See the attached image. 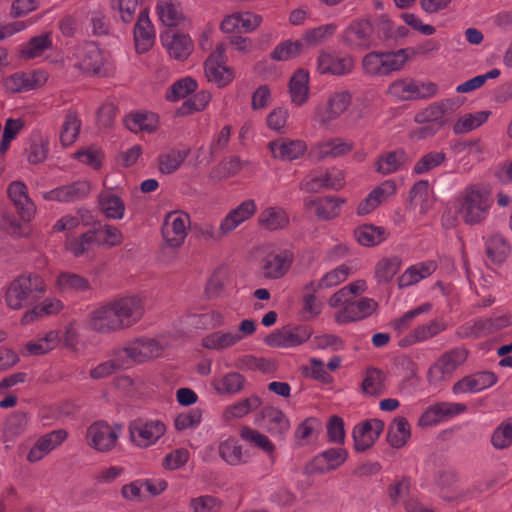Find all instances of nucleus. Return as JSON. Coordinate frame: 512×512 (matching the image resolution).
I'll list each match as a JSON object with an SVG mask.
<instances>
[{
  "mask_svg": "<svg viewBox=\"0 0 512 512\" xmlns=\"http://www.w3.org/2000/svg\"><path fill=\"white\" fill-rule=\"evenodd\" d=\"M466 409L465 404L439 402L425 410L418 420V425L421 427L432 426L443 420L459 415L465 412Z\"/></svg>",
  "mask_w": 512,
  "mask_h": 512,
  "instance_id": "obj_20",
  "label": "nucleus"
},
{
  "mask_svg": "<svg viewBox=\"0 0 512 512\" xmlns=\"http://www.w3.org/2000/svg\"><path fill=\"white\" fill-rule=\"evenodd\" d=\"M58 341L55 331L48 332L44 338L31 341L26 344V350L30 355H42L52 350Z\"/></svg>",
  "mask_w": 512,
  "mask_h": 512,
  "instance_id": "obj_63",
  "label": "nucleus"
},
{
  "mask_svg": "<svg viewBox=\"0 0 512 512\" xmlns=\"http://www.w3.org/2000/svg\"><path fill=\"white\" fill-rule=\"evenodd\" d=\"M161 353L160 345L153 339L140 338L126 347L118 349V355H121L126 368L133 363H142L159 356Z\"/></svg>",
  "mask_w": 512,
  "mask_h": 512,
  "instance_id": "obj_12",
  "label": "nucleus"
},
{
  "mask_svg": "<svg viewBox=\"0 0 512 512\" xmlns=\"http://www.w3.org/2000/svg\"><path fill=\"white\" fill-rule=\"evenodd\" d=\"M264 427L272 436L282 438L290 429V422L283 411L266 407L261 411Z\"/></svg>",
  "mask_w": 512,
  "mask_h": 512,
  "instance_id": "obj_35",
  "label": "nucleus"
},
{
  "mask_svg": "<svg viewBox=\"0 0 512 512\" xmlns=\"http://www.w3.org/2000/svg\"><path fill=\"white\" fill-rule=\"evenodd\" d=\"M512 325V315L505 314L495 318L478 319L469 326L464 334L466 337L478 338L488 334L498 332Z\"/></svg>",
  "mask_w": 512,
  "mask_h": 512,
  "instance_id": "obj_32",
  "label": "nucleus"
},
{
  "mask_svg": "<svg viewBox=\"0 0 512 512\" xmlns=\"http://www.w3.org/2000/svg\"><path fill=\"white\" fill-rule=\"evenodd\" d=\"M52 47V38L50 33H43L32 37L27 43L22 45L20 53L25 59H33L41 56L46 50Z\"/></svg>",
  "mask_w": 512,
  "mask_h": 512,
  "instance_id": "obj_44",
  "label": "nucleus"
},
{
  "mask_svg": "<svg viewBox=\"0 0 512 512\" xmlns=\"http://www.w3.org/2000/svg\"><path fill=\"white\" fill-rule=\"evenodd\" d=\"M344 202V199L332 196L319 198L318 209L315 210V214L321 220L333 219L339 215L341 205Z\"/></svg>",
  "mask_w": 512,
  "mask_h": 512,
  "instance_id": "obj_57",
  "label": "nucleus"
},
{
  "mask_svg": "<svg viewBox=\"0 0 512 512\" xmlns=\"http://www.w3.org/2000/svg\"><path fill=\"white\" fill-rule=\"evenodd\" d=\"M491 443L495 449L502 450L512 445V422L501 423L491 436Z\"/></svg>",
  "mask_w": 512,
  "mask_h": 512,
  "instance_id": "obj_64",
  "label": "nucleus"
},
{
  "mask_svg": "<svg viewBox=\"0 0 512 512\" xmlns=\"http://www.w3.org/2000/svg\"><path fill=\"white\" fill-rule=\"evenodd\" d=\"M29 425V415L24 411H16L8 416L4 425V436L12 440L23 434Z\"/></svg>",
  "mask_w": 512,
  "mask_h": 512,
  "instance_id": "obj_47",
  "label": "nucleus"
},
{
  "mask_svg": "<svg viewBox=\"0 0 512 512\" xmlns=\"http://www.w3.org/2000/svg\"><path fill=\"white\" fill-rule=\"evenodd\" d=\"M261 404L262 401L260 397L252 395L227 407L224 411V417L226 419L241 418L259 408Z\"/></svg>",
  "mask_w": 512,
  "mask_h": 512,
  "instance_id": "obj_54",
  "label": "nucleus"
},
{
  "mask_svg": "<svg viewBox=\"0 0 512 512\" xmlns=\"http://www.w3.org/2000/svg\"><path fill=\"white\" fill-rule=\"evenodd\" d=\"M7 192L22 220L29 221L35 213V206L27 195L26 185L21 181L12 182Z\"/></svg>",
  "mask_w": 512,
  "mask_h": 512,
  "instance_id": "obj_29",
  "label": "nucleus"
},
{
  "mask_svg": "<svg viewBox=\"0 0 512 512\" xmlns=\"http://www.w3.org/2000/svg\"><path fill=\"white\" fill-rule=\"evenodd\" d=\"M257 211L256 203L253 199H247L241 202L236 208L230 210L221 221V230L229 235L243 222L250 219Z\"/></svg>",
  "mask_w": 512,
  "mask_h": 512,
  "instance_id": "obj_28",
  "label": "nucleus"
},
{
  "mask_svg": "<svg viewBox=\"0 0 512 512\" xmlns=\"http://www.w3.org/2000/svg\"><path fill=\"white\" fill-rule=\"evenodd\" d=\"M74 67L91 75H106L108 69V56L95 42H85L76 47L73 54Z\"/></svg>",
  "mask_w": 512,
  "mask_h": 512,
  "instance_id": "obj_5",
  "label": "nucleus"
},
{
  "mask_svg": "<svg viewBox=\"0 0 512 512\" xmlns=\"http://www.w3.org/2000/svg\"><path fill=\"white\" fill-rule=\"evenodd\" d=\"M469 351L464 347H456L443 353L429 368L427 373L428 382L431 385H438L447 381L458 367L467 360Z\"/></svg>",
  "mask_w": 512,
  "mask_h": 512,
  "instance_id": "obj_6",
  "label": "nucleus"
},
{
  "mask_svg": "<svg viewBox=\"0 0 512 512\" xmlns=\"http://www.w3.org/2000/svg\"><path fill=\"white\" fill-rule=\"evenodd\" d=\"M354 235L359 244L363 246H375L386 239V231L382 227L363 225L355 229Z\"/></svg>",
  "mask_w": 512,
  "mask_h": 512,
  "instance_id": "obj_48",
  "label": "nucleus"
},
{
  "mask_svg": "<svg viewBox=\"0 0 512 512\" xmlns=\"http://www.w3.org/2000/svg\"><path fill=\"white\" fill-rule=\"evenodd\" d=\"M143 314L144 305L139 297H122L91 310L86 318V326L93 332L108 335L132 327Z\"/></svg>",
  "mask_w": 512,
  "mask_h": 512,
  "instance_id": "obj_1",
  "label": "nucleus"
},
{
  "mask_svg": "<svg viewBox=\"0 0 512 512\" xmlns=\"http://www.w3.org/2000/svg\"><path fill=\"white\" fill-rule=\"evenodd\" d=\"M56 287L61 292H85L90 289V284L78 274L62 272L56 279Z\"/></svg>",
  "mask_w": 512,
  "mask_h": 512,
  "instance_id": "obj_45",
  "label": "nucleus"
},
{
  "mask_svg": "<svg viewBox=\"0 0 512 512\" xmlns=\"http://www.w3.org/2000/svg\"><path fill=\"white\" fill-rule=\"evenodd\" d=\"M457 214L467 225L481 224L492 206L489 192L478 184L465 187L455 198Z\"/></svg>",
  "mask_w": 512,
  "mask_h": 512,
  "instance_id": "obj_2",
  "label": "nucleus"
},
{
  "mask_svg": "<svg viewBox=\"0 0 512 512\" xmlns=\"http://www.w3.org/2000/svg\"><path fill=\"white\" fill-rule=\"evenodd\" d=\"M220 457L229 465H240L245 463L242 447L235 438H229L220 443Z\"/></svg>",
  "mask_w": 512,
  "mask_h": 512,
  "instance_id": "obj_52",
  "label": "nucleus"
},
{
  "mask_svg": "<svg viewBox=\"0 0 512 512\" xmlns=\"http://www.w3.org/2000/svg\"><path fill=\"white\" fill-rule=\"evenodd\" d=\"M373 26L367 19L353 21L343 33L344 43L361 51L372 47Z\"/></svg>",
  "mask_w": 512,
  "mask_h": 512,
  "instance_id": "obj_17",
  "label": "nucleus"
},
{
  "mask_svg": "<svg viewBox=\"0 0 512 512\" xmlns=\"http://www.w3.org/2000/svg\"><path fill=\"white\" fill-rule=\"evenodd\" d=\"M189 155V150L170 149L159 155V171L163 174H172L185 161Z\"/></svg>",
  "mask_w": 512,
  "mask_h": 512,
  "instance_id": "obj_46",
  "label": "nucleus"
},
{
  "mask_svg": "<svg viewBox=\"0 0 512 512\" xmlns=\"http://www.w3.org/2000/svg\"><path fill=\"white\" fill-rule=\"evenodd\" d=\"M258 222L264 229L275 231L289 225V216L281 207H267L260 213Z\"/></svg>",
  "mask_w": 512,
  "mask_h": 512,
  "instance_id": "obj_39",
  "label": "nucleus"
},
{
  "mask_svg": "<svg viewBox=\"0 0 512 512\" xmlns=\"http://www.w3.org/2000/svg\"><path fill=\"white\" fill-rule=\"evenodd\" d=\"M354 65L352 56L327 51H321L317 59V70L320 74L347 75L352 72Z\"/></svg>",
  "mask_w": 512,
  "mask_h": 512,
  "instance_id": "obj_16",
  "label": "nucleus"
},
{
  "mask_svg": "<svg viewBox=\"0 0 512 512\" xmlns=\"http://www.w3.org/2000/svg\"><path fill=\"white\" fill-rule=\"evenodd\" d=\"M268 148L275 159L292 161L301 157L307 150V145L302 140H290L279 138L268 143Z\"/></svg>",
  "mask_w": 512,
  "mask_h": 512,
  "instance_id": "obj_24",
  "label": "nucleus"
},
{
  "mask_svg": "<svg viewBox=\"0 0 512 512\" xmlns=\"http://www.w3.org/2000/svg\"><path fill=\"white\" fill-rule=\"evenodd\" d=\"M446 160V154L442 151H431L423 155L414 165L413 173L422 175L440 166Z\"/></svg>",
  "mask_w": 512,
  "mask_h": 512,
  "instance_id": "obj_60",
  "label": "nucleus"
},
{
  "mask_svg": "<svg viewBox=\"0 0 512 512\" xmlns=\"http://www.w3.org/2000/svg\"><path fill=\"white\" fill-rule=\"evenodd\" d=\"M245 378L237 372H230L213 382L214 388L219 394H237L245 386Z\"/></svg>",
  "mask_w": 512,
  "mask_h": 512,
  "instance_id": "obj_50",
  "label": "nucleus"
},
{
  "mask_svg": "<svg viewBox=\"0 0 512 512\" xmlns=\"http://www.w3.org/2000/svg\"><path fill=\"white\" fill-rule=\"evenodd\" d=\"M165 425L160 421L134 420L129 425L130 439L141 448L154 444L164 433Z\"/></svg>",
  "mask_w": 512,
  "mask_h": 512,
  "instance_id": "obj_15",
  "label": "nucleus"
},
{
  "mask_svg": "<svg viewBox=\"0 0 512 512\" xmlns=\"http://www.w3.org/2000/svg\"><path fill=\"white\" fill-rule=\"evenodd\" d=\"M408 60V49L373 51L362 59V69L369 76H386L400 70Z\"/></svg>",
  "mask_w": 512,
  "mask_h": 512,
  "instance_id": "obj_4",
  "label": "nucleus"
},
{
  "mask_svg": "<svg viewBox=\"0 0 512 512\" xmlns=\"http://www.w3.org/2000/svg\"><path fill=\"white\" fill-rule=\"evenodd\" d=\"M410 436V425L405 417H396L389 425L387 441L393 448L403 447Z\"/></svg>",
  "mask_w": 512,
  "mask_h": 512,
  "instance_id": "obj_41",
  "label": "nucleus"
},
{
  "mask_svg": "<svg viewBox=\"0 0 512 512\" xmlns=\"http://www.w3.org/2000/svg\"><path fill=\"white\" fill-rule=\"evenodd\" d=\"M462 102L458 98H448L428 105L415 115L416 123L432 122L441 127L446 126L452 115L460 108Z\"/></svg>",
  "mask_w": 512,
  "mask_h": 512,
  "instance_id": "obj_9",
  "label": "nucleus"
},
{
  "mask_svg": "<svg viewBox=\"0 0 512 512\" xmlns=\"http://www.w3.org/2000/svg\"><path fill=\"white\" fill-rule=\"evenodd\" d=\"M241 341L239 333L218 330L206 335L202 339V346L210 350H226Z\"/></svg>",
  "mask_w": 512,
  "mask_h": 512,
  "instance_id": "obj_38",
  "label": "nucleus"
},
{
  "mask_svg": "<svg viewBox=\"0 0 512 512\" xmlns=\"http://www.w3.org/2000/svg\"><path fill=\"white\" fill-rule=\"evenodd\" d=\"M197 89V82L191 77L182 78L173 83L166 92V99L174 102L185 98Z\"/></svg>",
  "mask_w": 512,
  "mask_h": 512,
  "instance_id": "obj_59",
  "label": "nucleus"
},
{
  "mask_svg": "<svg viewBox=\"0 0 512 512\" xmlns=\"http://www.w3.org/2000/svg\"><path fill=\"white\" fill-rule=\"evenodd\" d=\"M445 329L446 325L444 323L434 320L414 329L409 336L410 339H407L406 341L408 344L425 341L436 336Z\"/></svg>",
  "mask_w": 512,
  "mask_h": 512,
  "instance_id": "obj_58",
  "label": "nucleus"
},
{
  "mask_svg": "<svg viewBox=\"0 0 512 512\" xmlns=\"http://www.w3.org/2000/svg\"><path fill=\"white\" fill-rule=\"evenodd\" d=\"M101 213L108 219L120 220L124 217L125 203L112 189H105L97 196Z\"/></svg>",
  "mask_w": 512,
  "mask_h": 512,
  "instance_id": "obj_33",
  "label": "nucleus"
},
{
  "mask_svg": "<svg viewBox=\"0 0 512 512\" xmlns=\"http://www.w3.org/2000/svg\"><path fill=\"white\" fill-rule=\"evenodd\" d=\"M401 267V260L397 256L381 259L375 267V277L378 283H388L397 274Z\"/></svg>",
  "mask_w": 512,
  "mask_h": 512,
  "instance_id": "obj_55",
  "label": "nucleus"
},
{
  "mask_svg": "<svg viewBox=\"0 0 512 512\" xmlns=\"http://www.w3.org/2000/svg\"><path fill=\"white\" fill-rule=\"evenodd\" d=\"M353 149V143L342 138H332L318 142L311 149V154L317 161L326 158L342 157Z\"/></svg>",
  "mask_w": 512,
  "mask_h": 512,
  "instance_id": "obj_25",
  "label": "nucleus"
},
{
  "mask_svg": "<svg viewBox=\"0 0 512 512\" xmlns=\"http://www.w3.org/2000/svg\"><path fill=\"white\" fill-rule=\"evenodd\" d=\"M121 430V425L96 421L87 428V444L99 452H109L116 446Z\"/></svg>",
  "mask_w": 512,
  "mask_h": 512,
  "instance_id": "obj_7",
  "label": "nucleus"
},
{
  "mask_svg": "<svg viewBox=\"0 0 512 512\" xmlns=\"http://www.w3.org/2000/svg\"><path fill=\"white\" fill-rule=\"evenodd\" d=\"M496 381L497 377L494 373L483 371L463 377L453 385L452 390L455 394L468 392L475 393L493 386Z\"/></svg>",
  "mask_w": 512,
  "mask_h": 512,
  "instance_id": "obj_31",
  "label": "nucleus"
},
{
  "mask_svg": "<svg viewBox=\"0 0 512 512\" xmlns=\"http://www.w3.org/2000/svg\"><path fill=\"white\" fill-rule=\"evenodd\" d=\"M90 191V183L85 180H80L44 192L43 198L47 201L70 203L87 197Z\"/></svg>",
  "mask_w": 512,
  "mask_h": 512,
  "instance_id": "obj_21",
  "label": "nucleus"
},
{
  "mask_svg": "<svg viewBox=\"0 0 512 512\" xmlns=\"http://www.w3.org/2000/svg\"><path fill=\"white\" fill-rule=\"evenodd\" d=\"M389 93L400 100H417L433 97L438 86L433 82H419L412 79L396 80L389 86Z\"/></svg>",
  "mask_w": 512,
  "mask_h": 512,
  "instance_id": "obj_10",
  "label": "nucleus"
},
{
  "mask_svg": "<svg viewBox=\"0 0 512 512\" xmlns=\"http://www.w3.org/2000/svg\"><path fill=\"white\" fill-rule=\"evenodd\" d=\"M345 184V173L336 167L320 173H311L300 183V189L308 193H317L323 189L339 190Z\"/></svg>",
  "mask_w": 512,
  "mask_h": 512,
  "instance_id": "obj_11",
  "label": "nucleus"
},
{
  "mask_svg": "<svg viewBox=\"0 0 512 512\" xmlns=\"http://www.w3.org/2000/svg\"><path fill=\"white\" fill-rule=\"evenodd\" d=\"M190 216L183 212L173 211L166 215L162 226V235L172 248L180 247L187 236Z\"/></svg>",
  "mask_w": 512,
  "mask_h": 512,
  "instance_id": "obj_14",
  "label": "nucleus"
},
{
  "mask_svg": "<svg viewBox=\"0 0 512 512\" xmlns=\"http://www.w3.org/2000/svg\"><path fill=\"white\" fill-rule=\"evenodd\" d=\"M293 254L288 250L268 253L261 261V273L266 279L283 277L293 262Z\"/></svg>",
  "mask_w": 512,
  "mask_h": 512,
  "instance_id": "obj_22",
  "label": "nucleus"
},
{
  "mask_svg": "<svg viewBox=\"0 0 512 512\" xmlns=\"http://www.w3.org/2000/svg\"><path fill=\"white\" fill-rule=\"evenodd\" d=\"M301 41H284L277 45L271 52V58L275 61H287L297 57L303 51Z\"/></svg>",
  "mask_w": 512,
  "mask_h": 512,
  "instance_id": "obj_61",
  "label": "nucleus"
},
{
  "mask_svg": "<svg viewBox=\"0 0 512 512\" xmlns=\"http://www.w3.org/2000/svg\"><path fill=\"white\" fill-rule=\"evenodd\" d=\"M47 291L42 276L36 273L22 274L14 279L5 293L6 304L14 310L34 305Z\"/></svg>",
  "mask_w": 512,
  "mask_h": 512,
  "instance_id": "obj_3",
  "label": "nucleus"
},
{
  "mask_svg": "<svg viewBox=\"0 0 512 512\" xmlns=\"http://www.w3.org/2000/svg\"><path fill=\"white\" fill-rule=\"evenodd\" d=\"M348 452L343 448H330L318 454L310 464L312 473H326L340 467L347 460Z\"/></svg>",
  "mask_w": 512,
  "mask_h": 512,
  "instance_id": "obj_26",
  "label": "nucleus"
},
{
  "mask_svg": "<svg viewBox=\"0 0 512 512\" xmlns=\"http://www.w3.org/2000/svg\"><path fill=\"white\" fill-rule=\"evenodd\" d=\"M510 252V245L501 234H493L486 239L485 253L491 263L496 265L502 264L510 255Z\"/></svg>",
  "mask_w": 512,
  "mask_h": 512,
  "instance_id": "obj_37",
  "label": "nucleus"
},
{
  "mask_svg": "<svg viewBox=\"0 0 512 512\" xmlns=\"http://www.w3.org/2000/svg\"><path fill=\"white\" fill-rule=\"evenodd\" d=\"M125 125L135 133L140 131L151 133L157 127V120L154 114L134 113L126 117Z\"/></svg>",
  "mask_w": 512,
  "mask_h": 512,
  "instance_id": "obj_53",
  "label": "nucleus"
},
{
  "mask_svg": "<svg viewBox=\"0 0 512 512\" xmlns=\"http://www.w3.org/2000/svg\"><path fill=\"white\" fill-rule=\"evenodd\" d=\"M226 54L223 44H218L215 51L205 61V74L210 82L218 87L228 85L234 79V71L225 65Z\"/></svg>",
  "mask_w": 512,
  "mask_h": 512,
  "instance_id": "obj_13",
  "label": "nucleus"
},
{
  "mask_svg": "<svg viewBox=\"0 0 512 512\" xmlns=\"http://www.w3.org/2000/svg\"><path fill=\"white\" fill-rule=\"evenodd\" d=\"M161 42L169 55L177 60L186 59L192 51V41L189 36L184 34L163 33Z\"/></svg>",
  "mask_w": 512,
  "mask_h": 512,
  "instance_id": "obj_34",
  "label": "nucleus"
},
{
  "mask_svg": "<svg viewBox=\"0 0 512 512\" xmlns=\"http://www.w3.org/2000/svg\"><path fill=\"white\" fill-rule=\"evenodd\" d=\"M157 12L161 22L168 27L179 25L184 17L179 4L173 0H160Z\"/></svg>",
  "mask_w": 512,
  "mask_h": 512,
  "instance_id": "obj_43",
  "label": "nucleus"
},
{
  "mask_svg": "<svg viewBox=\"0 0 512 512\" xmlns=\"http://www.w3.org/2000/svg\"><path fill=\"white\" fill-rule=\"evenodd\" d=\"M409 160L406 151L399 148L381 154L376 161L375 169L382 175H389L401 170Z\"/></svg>",
  "mask_w": 512,
  "mask_h": 512,
  "instance_id": "obj_36",
  "label": "nucleus"
},
{
  "mask_svg": "<svg viewBox=\"0 0 512 512\" xmlns=\"http://www.w3.org/2000/svg\"><path fill=\"white\" fill-rule=\"evenodd\" d=\"M378 304L371 298H361L347 303L343 309L336 313V321L349 323L369 317L377 308Z\"/></svg>",
  "mask_w": 512,
  "mask_h": 512,
  "instance_id": "obj_23",
  "label": "nucleus"
},
{
  "mask_svg": "<svg viewBox=\"0 0 512 512\" xmlns=\"http://www.w3.org/2000/svg\"><path fill=\"white\" fill-rule=\"evenodd\" d=\"M363 392L371 396H379L384 392V374L378 369H369L362 382Z\"/></svg>",
  "mask_w": 512,
  "mask_h": 512,
  "instance_id": "obj_62",
  "label": "nucleus"
},
{
  "mask_svg": "<svg viewBox=\"0 0 512 512\" xmlns=\"http://www.w3.org/2000/svg\"><path fill=\"white\" fill-rule=\"evenodd\" d=\"M490 112L478 111L476 113L466 114L459 118L453 126L455 134L468 133L480 125H482L488 118Z\"/></svg>",
  "mask_w": 512,
  "mask_h": 512,
  "instance_id": "obj_56",
  "label": "nucleus"
},
{
  "mask_svg": "<svg viewBox=\"0 0 512 512\" xmlns=\"http://www.w3.org/2000/svg\"><path fill=\"white\" fill-rule=\"evenodd\" d=\"M135 48L138 53L147 52L154 44L155 32L147 10L139 13L134 28Z\"/></svg>",
  "mask_w": 512,
  "mask_h": 512,
  "instance_id": "obj_30",
  "label": "nucleus"
},
{
  "mask_svg": "<svg viewBox=\"0 0 512 512\" xmlns=\"http://www.w3.org/2000/svg\"><path fill=\"white\" fill-rule=\"evenodd\" d=\"M126 369L125 362L121 355H118V349L114 350L111 359L100 363L90 370V377L95 380L106 378L119 370Z\"/></svg>",
  "mask_w": 512,
  "mask_h": 512,
  "instance_id": "obj_49",
  "label": "nucleus"
},
{
  "mask_svg": "<svg viewBox=\"0 0 512 512\" xmlns=\"http://www.w3.org/2000/svg\"><path fill=\"white\" fill-rule=\"evenodd\" d=\"M309 73L304 69H298L290 79L289 91L294 104L301 106L308 100Z\"/></svg>",
  "mask_w": 512,
  "mask_h": 512,
  "instance_id": "obj_40",
  "label": "nucleus"
},
{
  "mask_svg": "<svg viewBox=\"0 0 512 512\" xmlns=\"http://www.w3.org/2000/svg\"><path fill=\"white\" fill-rule=\"evenodd\" d=\"M384 422L379 419H369L357 424L352 432L354 448L364 452L371 448L384 430Z\"/></svg>",
  "mask_w": 512,
  "mask_h": 512,
  "instance_id": "obj_18",
  "label": "nucleus"
},
{
  "mask_svg": "<svg viewBox=\"0 0 512 512\" xmlns=\"http://www.w3.org/2000/svg\"><path fill=\"white\" fill-rule=\"evenodd\" d=\"M311 336V331L305 326L285 327L265 337V343L270 347H294L302 344Z\"/></svg>",
  "mask_w": 512,
  "mask_h": 512,
  "instance_id": "obj_19",
  "label": "nucleus"
},
{
  "mask_svg": "<svg viewBox=\"0 0 512 512\" xmlns=\"http://www.w3.org/2000/svg\"><path fill=\"white\" fill-rule=\"evenodd\" d=\"M352 94L348 90L335 91L315 108V120L327 125L339 118L351 105Z\"/></svg>",
  "mask_w": 512,
  "mask_h": 512,
  "instance_id": "obj_8",
  "label": "nucleus"
},
{
  "mask_svg": "<svg viewBox=\"0 0 512 512\" xmlns=\"http://www.w3.org/2000/svg\"><path fill=\"white\" fill-rule=\"evenodd\" d=\"M68 433L64 429L54 430L40 437L35 445L30 449L27 459L29 462H37L44 458L48 453L58 447L66 440Z\"/></svg>",
  "mask_w": 512,
  "mask_h": 512,
  "instance_id": "obj_27",
  "label": "nucleus"
},
{
  "mask_svg": "<svg viewBox=\"0 0 512 512\" xmlns=\"http://www.w3.org/2000/svg\"><path fill=\"white\" fill-rule=\"evenodd\" d=\"M97 242V232L89 230L79 237L68 239L66 249L75 257H80L90 251Z\"/></svg>",
  "mask_w": 512,
  "mask_h": 512,
  "instance_id": "obj_51",
  "label": "nucleus"
},
{
  "mask_svg": "<svg viewBox=\"0 0 512 512\" xmlns=\"http://www.w3.org/2000/svg\"><path fill=\"white\" fill-rule=\"evenodd\" d=\"M81 129V120L75 110H68L60 131V142L63 146H70L78 138Z\"/></svg>",
  "mask_w": 512,
  "mask_h": 512,
  "instance_id": "obj_42",
  "label": "nucleus"
}]
</instances>
